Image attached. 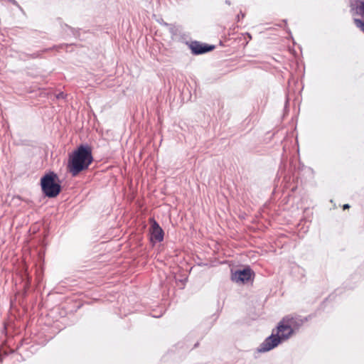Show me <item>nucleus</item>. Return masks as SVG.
<instances>
[{"instance_id": "12", "label": "nucleus", "mask_w": 364, "mask_h": 364, "mask_svg": "<svg viewBox=\"0 0 364 364\" xmlns=\"http://www.w3.org/2000/svg\"><path fill=\"white\" fill-rule=\"evenodd\" d=\"M57 97H58V98H64V97H65V95H64L63 92H60V93H59V94L57 95Z\"/></svg>"}, {"instance_id": "6", "label": "nucleus", "mask_w": 364, "mask_h": 364, "mask_svg": "<svg viewBox=\"0 0 364 364\" xmlns=\"http://www.w3.org/2000/svg\"><path fill=\"white\" fill-rule=\"evenodd\" d=\"M191 52L194 55H200L213 50L215 46L201 43L198 41H192L189 45Z\"/></svg>"}, {"instance_id": "2", "label": "nucleus", "mask_w": 364, "mask_h": 364, "mask_svg": "<svg viewBox=\"0 0 364 364\" xmlns=\"http://www.w3.org/2000/svg\"><path fill=\"white\" fill-rule=\"evenodd\" d=\"M41 186L43 193L48 198H55L61 191L59 178L53 171H50L41 178Z\"/></svg>"}, {"instance_id": "14", "label": "nucleus", "mask_w": 364, "mask_h": 364, "mask_svg": "<svg viewBox=\"0 0 364 364\" xmlns=\"http://www.w3.org/2000/svg\"><path fill=\"white\" fill-rule=\"evenodd\" d=\"M225 2H226V4H230V1H226Z\"/></svg>"}, {"instance_id": "4", "label": "nucleus", "mask_w": 364, "mask_h": 364, "mask_svg": "<svg viewBox=\"0 0 364 364\" xmlns=\"http://www.w3.org/2000/svg\"><path fill=\"white\" fill-rule=\"evenodd\" d=\"M281 342V337L277 334L272 333L259 346L257 351L259 353L267 352L277 347Z\"/></svg>"}, {"instance_id": "10", "label": "nucleus", "mask_w": 364, "mask_h": 364, "mask_svg": "<svg viewBox=\"0 0 364 364\" xmlns=\"http://www.w3.org/2000/svg\"><path fill=\"white\" fill-rule=\"evenodd\" d=\"M47 50H48V49H46V50H42V51H38V52H37V53H33V54L29 55V57H30V58H38V57H40V55H41V53L46 52V51H47Z\"/></svg>"}, {"instance_id": "8", "label": "nucleus", "mask_w": 364, "mask_h": 364, "mask_svg": "<svg viewBox=\"0 0 364 364\" xmlns=\"http://www.w3.org/2000/svg\"><path fill=\"white\" fill-rule=\"evenodd\" d=\"M356 12L362 17H364V1H360L359 4L356 7ZM354 22L356 26L360 28L361 31L364 32V21L358 18H355Z\"/></svg>"}, {"instance_id": "5", "label": "nucleus", "mask_w": 364, "mask_h": 364, "mask_svg": "<svg viewBox=\"0 0 364 364\" xmlns=\"http://www.w3.org/2000/svg\"><path fill=\"white\" fill-rule=\"evenodd\" d=\"M151 223V239L154 242H161L164 240V232L159 223L154 219L150 218Z\"/></svg>"}, {"instance_id": "9", "label": "nucleus", "mask_w": 364, "mask_h": 364, "mask_svg": "<svg viewBox=\"0 0 364 364\" xmlns=\"http://www.w3.org/2000/svg\"><path fill=\"white\" fill-rule=\"evenodd\" d=\"M284 321H287L291 326L293 327H299L303 323V320L301 318L297 317H284Z\"/></svg>"}, {"instance_id": "1", "label": "nucleus", "mask_w": 364, "mask_h": 364, "mask_svg": "<svg viewBox=\"0 0 364 364\" xmlns=\"http://www.w3.org/2000/svg\"><path fill=\"white\" fill-rule=\"evenodd\" d=\"M92 161L91 147L82 144L69 155L67 168L72 176L75 177L80 172L87 169Z\"/></svg>"}, {"instance_id": "11", "label": "nucleus", "mask_w": 364, "mask_h": 364, "mask_svg": "<svg viewBox=\"0 0 364 364\" xmlns=\"http://www.w3.org/2000/svg\"><path fill=\"white\" fill-rule=\"evenodd\" d=\"M9 1L11 3H12L14 5H16V6L18 7H20L19 5L18 4L17 1L16 0H9Z\"/></svg>"}, {"instance_id": "7", "label": "nucleus", "mask_w": 364, "mask_h": 364, "mask_svg": "<svg viewBox=\"0 0 364 364\" xmlns=\"http://www.w3.org/2000/svg\"><path fill=\"white\" fill-rule=\"evenodd\" d=\"M292 333V327L289 323H287V321H284V318H283L277 326V334L281 337L282 340L288 338Z\"/></svg>"}, {"instance_id": "13", "label": "nucleus", "mask_w": 364, "mask_h": 364, "mask_svg": "<svg viewBox=\"0 0 364 364\" xmlns=\"http://www.w3.org/2000/svg\"><path fill=\"white\" fill-rule=\"evenodd\" d=\"M350 208V205L348 204H345L343 205V209H347V208Z\"/></svg>"}, {"instance_id": "3", "label": "nucleus", "mask_w": 364, "mask_h": 364, "mask_svg": "<svg viewBox=\"0 0 364 364\" xmlns=\"http://www.w3.org/2000/svg\"><path fill=\"white\" fill-rule=\"evenodd\" d=\"M254 276V272L250 267H246L243 269L236 270L232 274L231 279L236 283L245 284L252 280Z\"/></svg>"}]
</instances>
